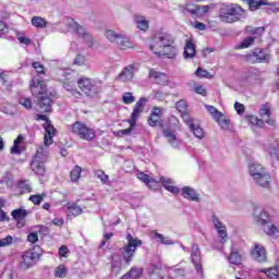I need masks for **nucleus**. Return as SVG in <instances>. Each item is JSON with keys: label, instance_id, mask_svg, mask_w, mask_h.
I'll return each mask as SVG.
<instances>
[{"label": "nucleus", "instance_id": "43", "mask_svg": "<svg viewBox=\"0 0 279 279\" xmlns=\"http://www.w3.org/2000/svg\"><path fill=\"white\" fill-rule=\"evenodd\" d=\"M181 119L184 121L185 125H187L189 128H193V125H195V119H193V117H191L190 112H184L181 113Z\"/></svg>", "mask_w": 279, "mask_h": 279}, {"label": "nucleus", "instance_id": "52", "mask_svg": "<svg viewBox=\"0 0 279 279\" xmlns=\"http://www.w3.org/2000/svg\"><path fill=\"white\" fill-rule=\"evenodd\" d=\"M74 32H76V34L84 39V36L87 35L89 36L90 34L86 32V28L80 24H75L74 26Z\"/></svg>", "mask_w": 279, "mask_h": 279}, {"label": "nucleus", "instance_id": "51", "mask_svg": "<svg viewBox=\"0 0 279 279\" xmlns=\"http://www.w3.org/2000/svg\"><path fill=\"white\" fill-rule=\"evenodd\" d=\"M16 38L19 43H21V45H25L26 47H29V45H32V39L21 33L16 35Z\"/></svg>", "mask_w": 279, "mask_h": 279}, {"label": "nucleus", "instance_id": "22", "mask_svg": "<svg viewBox=\"0 0 279 279\" xmlns=\"http://www.w3.org/2000/svg\"><path fill=\"white\" fill-rule=\"evenodd\" d=\"M196 53L197 51L195 50V44L193 43V39H187L185 41V47L183 52L185 60L195 58Z\"/></svg>", "mask_w": 279, "mask_h": 279}, {"label": "nucleus", "instance_id": "28", "mask_svg": "<svg viewBox=\"0 0 279 279\" xmlns=\"http://www.w3.org/2000/svg\"><path fill=\"white\" fill-rule=\"evenodd\" d=\"M248 171L252 175V178H257L258 175H262L263 173H266L265 167L260 163H252L248 166Z\"/></svg>", "mask_w": 279, "mask_h": 279}, {"label": "nucleus", "instance_id": "30", "mask_svg": "<svg viewBox=\"0 0 279 279\" xmlns=\"http://www.w3.org/2000/svg\"><path fill=\"white\" fill-rule=\"evenodd\" d=\"M243 1H246L252 12H256V10H258L263 5H269V1L267 0H243Z\"/></svg>", "mask_w": 279, "mask_h": 279}, {"label": "nucleus", "instance_id": "10", "mask_svg": "<svg viewBox=\"0 0 279 279\" xmlns=\"http://www.w3.org/2000/svg\"><path fill=\"white\" fill-rule=\"evenodd\" d=\"M35 121H45L43 125L45 130L44 145L46 147H49V145H53V136H56V128L53 126V124H51V120H49V117L37 113L35 116Z\"/></svg>", "mask_w": 279, "mask_h": 279}, {"label": "nucleus", "instance_id": "26", "mask_svg": "<svg viewBox=\"0 0 279 279\" xmlns=\"http://www.w3.org/2000/svg\"><path fill=\"white\" fill-rule=\"evenodd\" d=\"M228 260L231 265L239 266L243 263V255H241V252L238 248H231Z\"/></svg>", "mask_w": 279, "mask_h": 279}, {"label": "nucleus", "instance_id": "15", "mask_svg": "<svg viewBox=\"0 0 279 279\" xmlns=\"http://www.w3.org/2000/svg\"><path fill=\"white\" fill-rule=\"evenodd\" d=\"M134 73H136V64L131 63L122 69L118 74V77H116V82L128 84V82H132V80H134Z\"/></svg>", "mask_w": 279, "mask_h": 279}, {"label": "nucleus", "instance_id": "44", "mask_svg": "<svg viewBox=\"0 0 279 279\" xmlns=\"http://www.w3.org/2000/svg\"><path fill=\"white\" fill-rule=\"evenodd\" d=\"M66 266L65 265H59L56 269H54V276L56 278H66Z\"/></svg>", "mask_w": 279, "mask_h": 279}, {"label": "nucleus", "instance_id": "20", "mask_svg": "<svg viewBox=\"0 0 279 279\" xmlns=\"http://www.w3.org/2000/svg\"><path fill=\"white\" fill-rule=\"evenodd\" d=\"M253 180H255L256 184L262 186V189H269V186H271V174H269V172H264L253 178Z\"/></svg>", "mask_w": 279, "mask_h": 279}, {"label": "nucleus", "instance_id": "40", "mask_svg": "<svg viewBox=\"0 0 279 279\" xmlns=\"http://www.w3.org/2000/svg\"><path fill=\"white\" fill-rule=\"evenodd\" d=\"M13 219H16V221H21V219H25L27 217V210L25 209H14L12 213H11Z\"/></svg>", "mask_w": 279, "mask_h": 279}, {"label": "nucleus", "instance_id": "47", "mask_svg": "<svg viewBox=\"0 0 279 279\" xmlns=\"http://www.w3.org/2000/svg\"><path fill=\"white\" fill-rule=\"evenodd\" d=\"M122 101L126 106H130V104H134V101H136V97H134V95H132V93L126 92L122 96Z\"/></svg>", "mask_w": 279, "mask_h": 279}, {"label": "nucleus", "instance_id": "63", "mask_svg": "<svg viewBox=\"0 0 279 279\" xmlns=\"http://www.w3.org/2000/svg\"><path fill=\"white\" fill-rule=\"evenodd\" d=\"M83 40L86 43L87 47H93V45H95V38H93V35H84Z\"/></svg>", "mask_w": 279, "mask_h": 279}, {"label": "nucleus", "instance_id": "2", "mask_svg": "<svg viewBox=\"0 0 279 279\" xmlns=\"http://www.w3.org/2000/svg\"><path fill=\"white\" fill-rule=\"evenodd\" d=\"M29 90L33 97H36L37 106L41 112L44 114H51L53 112V100L45 81L33 78L29 83Z\"/></svg>", "mask_w": 279, "mask_h": 279}, {"label": "nucleus", "instance_id": "9", "mask_svg": "<svg viewBox=\"0 0 279 279\" xmlns=\"http://www.w3.org/2000/svg\"><path fill=\"white\" fill-rule=\"evenodd\" d=\"M244 60L250 64H268L271 54L264 48H254L244 56Z\"/></svg>", "mask_w": 279, "mask_h": 279}, {"label": "nucleus", "instance_id": "42", "mask_svg": "<svg viewBox=\"0 0 279 279\" xmlns=\"http://www.w3.org/2000/svg\"><path fill=\"white\" fill-rule=\"evenodd\" d=\"M95 178L100 180L101 184H108V180H110V177L106 174L104 170H95L94 171Z\"/></svg>", "mask_w": 279, "mask_h": 279}, {"label": "nucleus", "instance_id": "48", "mask_svg": "<svg viewBox=\"0 0 279 279\" xmlns=\"http://www.w3.org/2000/svg\"><path fill=\"white\" fill-rule=\"evenodd\" d=\"M201 255H202V253L199 252V245L193 244L192 252H191L192 262L199 260Z\"/></svg>", "mask_w": 279, "mask_h": 279}, {"label": "nucleus", "instance_id": "60", "mask_svg": "<svg viewBox=\"0 0 279 279\" xmlns=\"http://www.w3.org/2000/svg\"><path fill=\"white\" fill-rule=\"evenodd\" d=\"M146 186H148V189H156L157 186H160V182L150 177V179H148V182L146 183Z\"/></svg>", "mask_w": 279, "mask_h": 279}, {"label": "nucleus", "instance_id": "39", "mask_svg": "<svg viewBox=\"0 0 279 279\" xmlns=\"http://www.w3.org/2000/svg\"><path fill=\"white\" fill-rule=\"evenodd\" d=\"M46 197H47V195L45 193H41V194L31 195L28 199L35 206H40V204H43V199H45Z\"/></svg>", "mask_w": 279, "mask_h": 279}, {"label": "nucleus", "instance_id": "32", "mask_svg": "<svg viewBox=\"0 0 279 279\" xmlns=\"http://www.w3.org/2000/svg\"><path fill=\"white\" fill-rule=\"evenodd\" d=\"M148 279H165V272L156 265H151Z\"/></svg>", "mask_w": 279, "mask_h": 279}, {"label": "nucleus", "instance_id": "49", "mask_svg": "<svg viewBox=\"0 0 279 279\" xmlns=\"http://www.w3.org/2000/svg\"><path fill=\"white\" fill-rule=\"evenodd\" d=\"M195 75L197 77H205L206 80H213V74L208 73L207 70H204L203 68H197Z\"/></svg>", "mask_w": 279, "mask_h": 279}, {"label": "nucleus", "instance_id": "25", "mask_svg": "<svg viewBox=\"0 0 279 279\" xmlns=\"http://www.w3.org/2000/svg\"><path fill=\"white\" fill-rule=\"evenodd\" d=\"M16 189L19 191V195H25L27 193H32V184H29L28 180H20L16 182Z\"/></svg>", "mask_w": 279, "mask_h": 279}, {"label": "nucleus", "instance_id": "23", "mask_svg": "<svg viewBox=\"0 0 279 279\" xmlns=\"http://www.w3.org/2000/svg\"><path fill=\"white\" fill-rule=\"evenodd\" d=\"M182 196L184 199H191V202H199V194L190 186H184L182 189Z\"/></svg>", "mask_w": 279, "mask_h": 279}, {"label": "nucleus", "instance_id": "50", "mask_svg": "<svg viewBox=\"0 0 279 279\" xmlns=\"http://www.w3.org/2000/svg\"><path fill=\"white\" fill-rule=\"evenodd\" d=\"M19 104H20L21 106H23V108H26V110H32V107H33V105H32V98L21 97V98L19 99Z\"/></svg>", "mask_w": 279, "mask_h": 279}, {"label": "nucleus", "instance_id": "57", "mask_svg": "<svg viewBox=\"0 0 279 279\" xmlns=\"http://www.w3.org/2000/svg\"><path fill=\"white\" fill-rule=\"evenodd\" d=\"M194 93H196V95H201L202 97H206V95H208V90H206L203 85L194 86Z\"/></svg>", "mask_w": 279, "mask_h": 279}, {"label": "nucleus", "instance_id": "11", "mask_svg": "<svg viewBox=\"0 0 279 279\" xmlns=\"http://www.w3.org/2000/svg\"><path fill=\"white\" fill-rule=\"evenodd\" d=\"M38 260H40V253L36 252V248H28L21 255L20 269H31Z\"/></svg>", "mask_w": 279, "mask_h": 279}, {"label": "nucleus", "instance_id": "53", "mask_svg": "<svg viewBox=\"0 0 279 279\" xmlns=\"http://www.w3.org/2000/svg\"><path fill=\"white\" fill-rule=\"evenodd\" d=\"M32 66L35 69L37 75H46L45 65H43L40 62H33Z\"/></svg>", "mask_w": 279, "mask_h": 279}, {"label": "nucleus", "instance_id": "5", "mask_svg": "<svg viewBox=\"0 0 279 279\" xmlns=\"http://www.w3.org/2000/svg\"><path fill=\"white\" fill-rule=\"evenodd\" d=\"M244 13L245 10H243V7L236 3H230L221 7L219 16L225 23H236Z\"/></svg>", "mask_w": 279, "mask_h": 279}, {"label": "nucleus", "instance_id": "36", "mask_svg": "<svg viewBox=\"0 0 279 279\" xmlns=\"http://www.w3.org/2000/svg\"><path fill=\"white\" fill-rule=\"evenodd\" d=\"M262 274L267 275L269 279H279V269L278 268H263L259 270Z\"/></svg>", "mask_w": 279, "mask_h": 279}, {"label": "nucleus", "instance_id": "13", "mask_svg": "<svg viewBox=\"0 0 279 279\" xmlns=\"http://www.w3.org/2000/svg\"><path fill=\"white\" fill-rule=\"evenodd\" d=\"M207 111L211 114L213 119L218 123L221 130H230V120L226 119V116L221 111L217 110L214 106H206Z\"/></svg>", "mask_w": 279, "mask_h": 279}, {"label": "nucleus", "instance_id": "64", "mask_svg": "<svg viewBox=\"0 0 279 279\" xmlns=\"http://www.w3.org/2000/svg\"><path fill=\"white\" fill-rule=\"evenodd\" d=\"M28 243H38V233L32 232L27 235Z\"/></svg>", "mask_w": 279, "mask_h": 279}, {"label": "nucleus", "instance_id": "16", "mask_svg": "<svg viewBox=\"0 0 279 279\" xmlns=\"http://www.w3.org/2000/svg\"><path fill=\"white\" fill-rule=\"evenodd\" d=\"M258 222L263 226V230L268 235H274L278 232V228L269 221V214L267 211H262L258 217Z\"/></svg>", "mask_w": 279, "mask_h": 279}, {"label": "nucleus", "instance_id": "21", "mask_svg": "<svg viewBox=\"0 0 279 279\" xmlns=\"http://www.w3.org/2000/svg\"><path fill=\"white\" fill-rule=\"evenodd\" d=\"M143 268L133 266L128 272H125L119 279H141L143 278Z\"/></svg>", "mask_w": 279, "mask_h": 279}, {"label": "nucleus", "instance_id": "54", "mask_svg": "<svg viewBox=\"0 0 279 279\" xmlns=\"http://www.w3.org/2000/svg\"><path fill=\"white\" fill-rule=\"evenodd\" d=\"M268 154L271 158H276L279 161V145L268 147Z\"/></svg>", "mask_w": 279, "mask_h": 279}, {"label": "nucleus", "instance_id": "38", "mask_svg": "<svg viewBox=\"0 0 279 279\" xmlns=\"http://www.w3.org/2000/svg\"><path fill=\"white\" fill-rule=\"evenodd\" d=\"M82 178V167L75 166L70 172L71 182H78Z\"/></svg>", "mask_w": 279, "mask_h": 279}, {"label": "nucleus", "instance_id": "62", "mask_svg": "<svg viewBox=\"0 0 279 279\" xmlns=\"http://www.w3.org/2000/svg\"><path fill=\"white\" fill-rule=\"evenodd\" d=\"M192 263H193L194 268L197 271V274H201V276H204V268L202 267V262L198 259V260H194Z\"/></svg>", "mask_w": 279, "mask_h": 279}, {"label": "nucleus", "instance_id": "58", "mask_svg": "<svg viewBox=\"0 0 279 279\" xmlns=\"http://www.w3.org/2000/svg\"><path fill=\"white\" fill-rule=\"evenodd\" d=\"M13 241L14 238H12V235L0 239V247H8V245H10Z\"/></svg>", "mask_w": 279, "mask_h": 279}, {"label": "nucleus", "instance_id": "8", "mask_svg": "<svg viewBox=\"0 0 279 279\" xmlns=\"http://www.w3.org/2000/svg\"><path fill=\"white\" fill-rule=\"evenodd\" d=\"M71 132L74 134V136H77V138H81V141H95L97 137V133L95 132V129L88 126V124L76 121L71 125Z\"/></svg>", "mask_w": 279, "mask_h": 279}, {"label": "nucleus", "instance_id": "41", "mask_svg": "<svg viewBox=\"0 0 279 279\" xmlns=\"http://www.w3.org/2000/svg\"><path fill=\"white\" fill-rule=\"evenodd\" d=\"M191 132H193L194 136L196 138H204V129H202V126H199V124L195 123L193 124V126L190 128Z\"/></svg>", "mask_w": 279, "mask_h": 279}, {"label": "nucleus", "instance_id": "3", "mask_svg": "<svg viewBox=\"0 0 279 279\" xmlns=\"http://www.w3.org/2000/svg\"><path fill=\"white\" fill-rule=\"evenodd\" d=\"M145 106H147V98H140L133 108L130 119L126 120L130 128L113 132L114 136H118V138H123V136H130V134H132V130L136 128V121H138L143 112H145Z\"/></svg>", "mask_w": 279, "mask_h": 279}, {"label": "nucleus", "instance_id": "1", "mask_svg": "<svg viewBox=\"0 0 279 279\" xmlns=\"http://www.w3.org/2000/svg\"><path fill=\"white\" fill-rule=\"evenodd\" d=\"M147 47L156 58L173 60L178 56L175 37L169 33H157L148 40Z\"/></svg>", "mask_w": 279, "mask_h": 279}, {"label": "nucleus", "instance_id": "34", "mask_svg": "<svg viewBox=\"0 0 279 279\" xmlns=\"http://www.w3.org/2000/svg\"><path fill=\"white\" fill-rule=\"evenodd\" d=\"M151 236L157 241V243H161L162 245H173V241L157 231H153Z\"/></svg>", "mask_w": 279, "mask_h": 279}, {"label": "nucleus", "instance_id": "6", "mask_svg": "<svg viewBox=\"0 0 279 279\" xmlns=\"http://www.w3.org/2000/svg\"><path fill=\"white\" fill-rule=\"evenodd\" d=\"M49 154L45 149V146H39L33 156V159L31 161V169L34 173L37 175H45L47 168L45 167V163L47 162Z\"/></svg>", "mask_w": 279, "mask_h": 279}, {"label": "nucleus", "instance_id": "18", "mask_svg": "<svg viewBox=\"0 0 279 279\" xmlns=\"http://www.w3.org/2000/svg\"><path fill=\"white\" fill-rule=\"evenodd\" d=\"M149 80H154L155 84L159 86H167L169 84V76L162 72H158L155 69L149 70Z\"/></svg>", "mask_w": 279, "mask_h": 279}, {"label": "nucleus", "instance_id": "33", "mask_svg": "<svg viewBox=\"0 0 279 279\" xmlns=\"http://www.w3.org/2000/svg\"><path fill=\"white\" fill-rule=\"evenodd\" d=\"M68 210H69L68 217H80V215H82V213H84L82 207H80L75 203L69 204Z\"/></svg>", "mask_w": 279, "mask_h": 279}, {"label": "nucleus", "instance_id": "4", "mask_svg": "<svg viewBox=\"0 0 279 279\" xmlns=\"http://www.w3.org/2000/svg\"><path fill=\"white\" fill-rule=\"evenodd\" d=\"M128 243L121 248V256L126 265H131L134 260V254L136 248L143 245V241L138 238H134L132 233H126Z\"/></svg>", "mask_w": 279, "mask_h": 279}, {"label": "nucleus", "instance_id": "24", "mask_svg": "<svg viewBox=\"0 0 279 279\" xmlns=\"http://www.w3.org/2000/svg\"><path fill=\"white\" fill-rule=\"evenodd\" d=\"M260 118L267 123V125H276V120L271 119V109L267 106H263L259 111Z\"/></svg>", "mask_w": 279, "mask_h": 279}, {"label": "nucleus", "instance_id": "27", "mask_svg": "<svg viewBox=\"0 0 279 279\" xmlns=\"http://www.w3.org/2000/svg\"><path fill=\"white\" fill-rule=\"evenodd\" d=\"M160 182L166 191H169V193H172V195H178V193H180V187L172 185L173 182L171 181V179L161 177Z\"/></svg>", "mask_w": 279, "mask_h": 279}, {"label": "nucleus", "instance_id": "37", "mask_svg": "<svg viewBox=\"0 0 279 279\" xmlns=\"http://www.w3.org/2000/svg\"><path fill=\"white\" fill-rule=\"evenodd\" d=\"M254 43H256V37H246L235 47V49H247L252 47Z\"/></svg>", "mask_w": 279, "mask_h": 279}, {"label": "nucleus", "instance_id": "31", "mask_svg": "<svg viewBox=\"0 0 279 279\" xmlns=\"http://www.w3.org/2000/svg\"><path fill=\"white\" fill-rule=\"evenodd\" d=\"M135 23L137 25V29H141L142 32H147V29H149V21L144 16L135 15Z\"/></svg>", "mask_w": 279, "mask_h": 279}, {"label": "nucleus", "instance_id": "55", "mask_svg": "<svg viewBox=\"0 0 279 279\" xmlns=\"http://www.w3.org/2000/svg\"><path fill=\"white\" fill-rule=\"evenodd\" d=\"M175 108H177L178 112H180L181 114H184V112H186V108H189V106L186 105V101L179 100L175 104Z\"/></svg>", "mask_w": 279, "mask_h": 279}, {"label": "nucleus", "instance_id": "35", "mask_svg": "<svg viewBox=\"0 0 279 279\" xmlns=\"http://www.w3.org/2000/svg\"><path fill=\"white\" fill-rule=\"evenodd\" d=\"M31 23L32 26L37 29H44V27H47V21L40 16H33Z\"/></svg>", "mask_w": 279, "mask_h": 279}, {"label": "nucleus", "instance_id": "17", "mask_svg": "<svg viewBox=\"0 0 279 279\" xmlns=\"http://www.w3.org/2000/svg\"><path fill=\"white\" fill-rule=\"evenodd\" d=\"M147 123L150 128H162V108L153 107L150 114L147 119Z\"/></svg>", "mask_w": 279, "mask_h": 279}, {"label": "nucleus", "instance_id": "12", "mask_svg": "<svg viewBox=\"0 0 279 279\" xmlns=\"http://www.w3.org/2000/svg\"><path fill=\"white\" fill-rule=\"evenodd\" d=\"M105 36L110 40V43H114L122 51H125V49H132V43H130L125 36L119 35L112 29L107 31Z\"/></svg>", "mask_w": 279, "mask_h": 279}, {"label": "nucleus", "instance_id": "14", "mask_svg": "<svg viewBox=\"0 0 279 279\" xmlns=\"http://www.w3.org/2000/svg\"><path fill=\"white\" fill-rule=\"evenodd\" d=\"M251 258H253L255 263H267V248L262 244L255 243L251 248Z\"/></svg>", "mask_w": 279, "mask_h": 279}, {"label": "nucleus", "instance_id": "29", "mask_svg": "<svg viewBox=\"0 0 279 279\" xmlns=\"http://www.w3.org/2000/svg\"><path fill=\"white\" fill-rule=\"evenodd\" d=\"M21 143H23V135H19L14 140L13 146L10 148V154L13 156H21V154H23V150L21 149Z\"/></svg>", "mask_w": 279, "mask_h": 279}, {"label": "nucleus", "instance_id": "56", "mask_svg": "<svg viewBox=\"0 0 279 279\" xmlns=\"http://www.w3.org/2000/svg\"><path fill=\"white\" fill-rule=\"evenodd\" d=\"M162 134L166 138H168L169 143H173L177 141L175 134H173L170 129L163 130Z\"/></svg>", "mask_w": 279, "mask_h": 279}, {"label": "nucleus", "instance_id": "59", "mask_svg": "<svg viewBox=\"0 0 279 279\" xmlns=\"http://www.w3.org/2000/svg\"><path fill=\"white\" fill-rule=\"evenodd\" d=\"M69 254V246L66 245H61L59 247V256L60 258H68Z\"/></svg>", "mask_w": 279, "mask_h": 279}, {"label": "nucleus", "instance_id": "7", "mask_svg": "<svg viewBox=\"0 0 279 279\" xmlns=\"http://www.w3.org/2000/svg\"><path fill=\"white\" fill-rule=\"evenodd\" d=\"M77 87L86 97H90V99L95 97H99L101 95V88L97 87L95 80L88 76H81L77 80Z\"/></svg>", "mask_w": 279, "mask_h": 279}, {"label": "nucleus", "instance_id": "19", "mask_svg": "<svg viewBox=\"0 0 279 279\" xmlns=\"http://www.w3.org/2000/svg\"><path fill=\"white\" fill-rule=\"evenodd\" d=\"M211 221L220 236V239H222V241H226V239H228V229L226 228V225H223L222 221L219 220V218H217V216H213Z\"/></svg>", "mask_w": 279, "mask_h": 279}, {"label": "nucleus", "instance_id": "46", "mask_svg": "<svg viewBox=\"0 0 279 279\" xmlns=\"http://www.w3.org/2000/svg\"><path fill=\"white\" fill-rule=\"evenodd\" d=\"M199 10H202V8L197 4H185V11L193 16L199 14Z\"/></svg>", "mask_w": 279, "mask_h": 279}, {"label": "nucleus", "instance_id": "61", "mask_svg": "<svg viewBox=\"0 0 279 279\" xmlns=\"http://www.w3.org/2000/svg\"><path fill=\"white\" fill-rule=\"evenodd\" d=\"M151 177H149V174L145 173V172H138L137 173V180H141V182H144V184H147L149 182V179Z\"/></svg>", "mask_w": 279, "mask_h": 279}, {"label": "nucleus", "instance_id": "45", "mask_svg": "<svg viewBox=\"0 0 279 279\" xmlns=\"http://www.w3.org/2000/svg\"><path fill=\"white\" fill-rule=\"evenodd\" d=\"M246 119L248 123H252V125H256L257 128H263V125H265V121L258 119L256 116H248Z\"/></svg>", "mask_w": 279, "mask_h": 279}]
</instances>
